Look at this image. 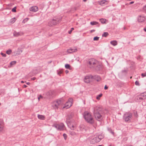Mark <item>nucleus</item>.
Segmentation results:
<instances>
[{
	"mask_svg": "<svg viewBox=\"0 0 146 146\" xmlns=\"http://www.w3.org/2000/svg\"><path fill=\"white\" fill-rule=\"evenodd\" d=\"M102 109L99 106H97L94 109V115L96 119L98 121H100L103 117L102 115Z\"/></svg>",
	"mask_w": 146,
	"mask_h": 146,
	"instance_id": "nucleus-1",
	"label": "nucleus"
},
{
	"mask_svg": "<svg viewBox=\"0 0 146 146\" xmlns=\"http://www.w3.org/2000/svg\"><path fill=\"white\" fill-rule=\"evenodd\" d=\"M64 103L62 100H58L53 102L52 106L55 109H57L60 107L62 108Z\"/></svg>",
	"mask_w": 146,
	"mask_h": 146,
	"instance_id": "nucleus-2",
	"label": "nucleus"
},
{
	"mask_svg": "<svg viewBox=\"0 0 146 146\" xmlns=\"http://www.w3.org/2000/svg\"><path fill=\"white\" fill-rule=\"evenodd\" d=\"M84 117L85 120L88 122L92 123L94 122V120L92 116L89 112L86 111L84 113Z\"/></svg>",
	"mask_w": 146,
	"mask_h": 146,
	"instance_id": "nucleus-3",
	"label": "nucleus"
},
{
	"mask_svg": "<svg viewBox=\"0 0 146 146\" xmlns=\"http://www.w3.org/2000/svg\"><path fill=\"white\" fill-rule=\"evenodd\" d=\"M132 116L131 113L127 112L125 113L123 115V119L125 122H129L131 121Z\"/></svg>",
	"mask_w": 146,
	"mask_h": 146,
	"instance_id": "nucleus-4",
	"label": "nucleus"
},
{
	"mask_svg": "<svg viewBox=\"0 0 146 146\" xmlns=\"http://www.w3.org/2000/svg\"><path fill=\"white\" fill-rule=\"evenodd\" d=\"M60 21L61 19L60 18L54 17L48 22V25L49 26H52L54 25H56L60 22Z\"/></svg>",
	"mask_w": 146,
	"mask_h": 146,
	"instance_id": "nucleus-5",
	"label": "nucleus"
},
{
	"mask_svg": "<svg viewBox=\"0 0 146 146\" xmlns=\"http://www.w3.org/2000/svg\"><path fill=\"white\" fill-rule=\"evenodd\" d=\"M97 64H98V62L94 59L91 58L89 60L88 66L90 68H94Z\"/></svg>",
	"mask_w": 146,
	"mask_h": 146,
	"instance_id": "nucleus-6",
	"label": "nucleus"
},
{
	"mask_svg": "<svg viewBox=\"0 0 146 146\" xmlns=\"http://www.w3.org/2000/svg\"><path fill=\"white\" fill-rule=\"evenodd\" d=\"M73 115H68L66 118V122L68 126L72 130H74L75 128V126L73 124L70 123L71 119Z\"/></svg>",
	"mask_w": 146,
	"mask_h": 146,
	"instance_id": "nucleus-7",
	"label": "nucleus"
},
{
	"mask_svg": "<svg viewBox=\"0 0 146 146\" xmlns=\"http://www.w3.org/2000/svg\"><path fill=\"white\" fill-rule=\"evenodd\" d=\"M53 127H54L58 130L59 131H63L65 129V126L64 124L62 123L55 124L54 125Z\"/></svg>",
	"mask_w": 146,
	"mask_h": 146,
	"instance_id": "nucleus-8",
	"label": "nucleus"
},
{
	"mask_svg": "<svg viewBox=\"0 0 146 146\" xmlns=\"http://www.w3.org/2000/svg\"><path fill=\"white\" fill-rule=\"evenodd\" d=\"M73 101L72 99L71 98H70L68 99V100L67 101L65 104H64V106H62V107L63 108H66V109L70 107L72 105V102Z\"/></svg>",
	"mask_w": 146,
	"mask_h": 146,
	"instance_id": "nucleus-9",
	"label": "nucleus"
},
{
	"mask_svg": "<svg viewBox=\"0 0 146 146\" xmlns=\"http://www.w3.org/2000/svg\"><path fill=\"white\" fill-rule=\"evenodd\" d=\"M89 138L90 143L91 144H94L99 142L98 139L96 137L91 138L90 137Z\"/></svg>",
	"mask_w": 146,
	"mask_h": 146,
	"instance_id": "nucleus-10",
	"label": "nucleus"
},
{
	"mask_svg": "<svg viewBox=\"0 0 146 146\" xmlns=\"http://www.w3.org/2000/svg\"><path fill=\"white\" fill-rule=\"evenodd\" d=\"M92 75H89L85 76L84 78L85 82L86 83H89L90 82V80H92Z\"/></svg>",
	"mask_w": 146,
	"mask_h": 146,
	"instance_id": "nucleus-11",
	"label": "nucleus"
},
{
	"mask_svg": "<svg viewBox=\"0 0 146 146\" xmlns=\"http://www.w3.org/2000/svg\"><path fill=\"white\" fill-rule=\"evenodd\" d=\"M94 68L97 70H101L102 69V64L98 62V64H96Z\"/></svg>",
	"mask_w": 146,
	"mask_h": 146,
	"instance_id": "nucleus-12",
	"label": "nucleus"
},
{
	"mask_svg": "<svg viewBox=\"0 0 146 146\" xmlns=\"http://www.w3.org/2000/svg\"><path fill=\"white\" fill-rule=\"evenodd\" d=\"M54 93L55 92L54 91L50 90L46 93V94L48 98H50L52 97Z\"/></svg>",
	"mask_w": 146,
	"mask_h": 146,
	"instance_id": "nucleus-13",
	"label": "nucleus"
},
{
	"mask_svg": "<svg viewBox=\"0 0 146 146\" xmlns=\"http://www.w3.org/2000/svg\"><path fill=\"white\" fill-rule=\"evenodd\" d=\"M79 128L80 131H82L83 133H85L86 130L85 127V125H80L79 126Z\"/></svg>",
	"mask_w": 146,
	"mask_h": 146,
	"instance_id": "nucleus-14",
	"label": "nucleus"
},
{
	"mask_svg": "<svg viewBox=\"0 0 146 146\" xmlns=\"http://www.w3.org/2000/svg\"><path fill=\"white\" fill-rule=\"evenodd\" d=\"M145 19V17L143 15L139 16L138 17V20L139 22H141L144 21Z\"/></svg>",
	"mask_w": 146,
	"mask_h": 146,
	"instance_id": "nucleus-15",
	"label": "nucleus"
},
{
	"mask_svg": "<svg viewBox=\"0 0 146 146\" xmlns=\"http://www.w3.org/2000/svg\"><path fill=\"white\" fill-rule=\"evenodd\" d=\"M29 10L31 11L35 12L38 10V7L36 6H34L31 7L29 9Z\"/></svg>",
	"mask_w": 146,
	"mask_h": 146,
	"instance_id": "nucleus-16",
	"label": "nucleus"
},
{
	"mask_svg": "<svg viewBox=\"0 0 146 146\" xmlns=\"http://www.w3.org/2000/svg\"><path fill=\"white\" fill-rule=\"evenodd\" d=\"M92 80H95L98 82L100 81L101 80V78L99 76L97 75L92 76Z\"/></svg>",
	"mask_w": 146,
	"mask_h": 146,
	"instance_id": "nucleus-17",
	"label": "nucleus"
},
{
	"mask_svg": "<svg viewBox=\"0 0 146 146\" xmlns=\"http://www.w3.org/2000/svg\"><path fill=\"white\" fill-rule=\"evenodd\" d=\"M4 123L2 119H0V131H2L3 129Z\"/></svg>",
	"mask_w": 146,
	"mask_h": 146,
	"instance_id": "nucleus-18",
	"label": "nucleus"
},
{
	"mask_svg": "<svg viewBox=\"0 0 146 146\" xmlns=\"http://www.w3.org/2000/svg\"><path fill=\"white\" fill-rule=\"evenodd\" d=\"M108 3V1L106 0L102 1L100 2V4L102 6H104L107 5Z\"/></svg>",
	"mask_w": 146,
	"mask_h": 146,
	"instance_id": "nucleus-19",
	"label": "nucleus"
},
{
	"mask_svg": "<svg viewBox=\"0 0 146 146\" xmlns=\"http://www.w3.org/2000/svg\"><path fill=\"white\" fill-rule=\"evenodd\" d=\"M23 35V33L21 32H17L16 31H14L13 33L14 36H18Z\"/></svg>",
	"mask_w": 146,
	"mask_h": 146,
	"instance_id": "nucleus-20",
	"label": "nucleus"
},
{
	"mask_svg": "<svg viewBox=\"0 0 146 146\" xmlns=\"http://www.w3.org/2000/svg\"><path fill=\"white\" fill-rule=\"evenodd\" d=\"M77 51V50L76 48V49H70L67 50V52L68 53H71L74 52H76Z\"/></svg>",
	"mask_w": 146,
	"mask_h": 146,
	"instance_id": "nucleus-21",
	"label": "nucleus"
},
{
	"mask_svg": "<svg viewBox=\"0 0 146 146\" xmlns=\"http://www.w3.org/2000/svg\"><path fill=\"white\" fill-rule=\"evenodd\" d=\"M38 117L39 119L41 120H44L45 119V117L44 115H42L38 114Z\"/></svg>",
	"mask_w": 146,
	"mask_h": 146,
	"instance_id": "nucleus-22",
	"label": "nucleus"
},
{
	"mask_svg": "<svg viewBox=\"0 0 146 146\" xmlns=\"http://www.w3.org/2000/svg\"><path fill=\"white\" fill-rule=\"evenodd\" d=\"M110 44L114 46L116 45L117 43L116 40H113L110 42Z\"/></svg>",
	"mask_w": 146,
	"mask_h": 146,
	"instance_id": "nucleus-23",
	"label": "nucleus"
},
{
	"mask_svg": "<svg viewBox=\"0 0 146 146\" xmlns=\"http://www.w3.org/2000/svg\"><path fill=\"white\" fill-rule=\"evenodd\" d=\"M96 137L99 140H98L99 142H100V140L104 138V136L101 135H99L98 136H96Z\"/></svg>",
	"mask_w": 146,
	"mask_h": 146,
	"instance_id": "nucleus-24",
	"label": "nucleus"
},
{
	"mask_svg": "<svg viewBox=\"0 0 146 146\" xmlns=\"http://www.w3.org/2000/svg\"><path fill=\"white\" fill-rule=\"evenodd\" d=\"M106 20L102 18L100 19V21L101 23L102 24H105L106 23Z\"/></svg>",
	"mask_w": 146,
	"mask_h": 146,
	"instance_id": "nucleus-25",
	"label": "nucleus"
},
{
	"mask_svg": "<svg viewBox=\"0 0 146 146\" xmlns=\"http://www.w3.org/2000/svg\"><path fill=\"white\" fill-rule=\"evenodd\" d=\"M140 96L142 97L144 99L146 98V92H144L141 94L140 95Z\"/></svg>",
	"mask_w": 146,
	"mask_h": 146,
	"instance_id": "nucleus-26",
	"label": "nucleus"
},
{
	"mask_svg": "<svg viewBox=\"0 0 146 146\" xmlns=\"http://www.w3.org/2000/svg\"><path fill=\"white\" fill-rule=\"evenodd\" d=\"M16 63V61H14L11 62L10 64V67H11L13 65H15Z\"/></svg>",
	"mask_w": 146,
	"mask_h": 146,
	"instance_id": "nucleus-27",
	"label": "nucleus"
},
{
	"mask_svg": "<svg viewBox=\"0 0 146 146\" xmlns=\"http://www.w3.org/2000/svg\"><path fill=\"white\" fill-rule=\"evenodd\" d=\"M90 23L91 25H97V24H98V22H96V21H92V22H91Z\"/></svg>",
	"mask_w": 146,
	"mask_h": 146,
	"instance_id": "nucleus-28",
	"label": "nucleus"
},
{
	"mask_svg": "<svg viewBox=\"0 0 146 146\" xmlns=\"http://www.w3.org/2000/svg\"><path fill=\"white\" fill-rule=\"evenodd\" d=\"M102 96V94H100L99 95H98L97 96L96 98L98 100H99L100 99V98Z\"/></svg>",
	"mask_w": 146,
	"mask_h": 146,
	"instance_id": "nucleus-29",
	"label": "nucleus"
},
{
	"mask_svg": "<svg viewBox=\"0 0 146 146\" xmlns=\"http://www.w3.org/2000/svg\"><path fill=\"white\" fill-rule=\"evenodd\" d=\"M109 35L108 33V32H104V34L102 35V36H104L105 37H107Z\"/></svg>",
	"mask_w": 146,
	"mask_h": 146,
	"instance_id": "nucleus-30",
	"label": "nucleus"
},
{
	"mask_svg": "<svg viewBox=\"0 0 146 146\" xmlns=\"http://www.w3.org/2000/svg\"><path fill=\"white\" fill-rule=\"evenodd\" d=\"M70 134L72 136H74L76 135V133L73 131H70Z\"/></svg>",
	"mask_w": 146,
	"mask_h": 146,
	"instance_id": "nucleus-31",
	"label": "nucleus"
},
{
	"mask_svg": "<svg viewBox=\"0 0 146 146\" xmlns=\"http://www.w3.org/2000/svg\"><path fill=\"white\" fill-rule=\"evenodd\" d=\"M11 22L12 23H13L16 21L15 19V18H13L11 19L10 20Z\"/></svg>",
	"mask_w": 146,
	"mask_h": 146,
	"instance_id": "nucleus-32",
	"label": "nucleus"
},
{
	"mask_svg": "<svg viewBox=\"0 0 146 146\" xmlns=\"http://www.w3.org/2000/svg\"><path fill=\"white\" fill-rule=\"evenodd\" d=\"M70 65L68 64H66L65 65V67L66 69H70Z\"/></svg>",
	"mask_w": 146,
	"mask_h": 146,
	"instance_id": "nucleus-33",
	"label": "nucleus"
},
{
	"mask_svg": "<svg viewBox=\"0 0 146 146\" xmlns=\"http://www.w3.org/2000/svg\"><path fill=\"white\" fill-rule=\"evenodd\" d=\"M12 52V50L10 49L7 51L6 53L8 54H10Z\"/></svg>",
	"mask_w": 146,
	"mask_h": 146,
	"instance_id": "nucleus-34",
	"label": "nucleus"
},
{
	"mask_svg": "<svg viewBox=\"0 0 146 146\" xmlns=\"http://www.w3.org/2000/svg\"><path fill=\"white\" fill-rule=\"evenodd\" d=\"M16 7H15L14 8H13L12 9V11L13 12H16Z\"/></svg>",
	"mask_w": 146,
	"mask_h": 146,
	"instance_id": "nucleus-35",
	"label": "nucleus"
},
{
	"mask_svg": "<svg viewBox=\"0 0 146 146\" xmlns=\"http://www.w3.org/2000/svg\"><path fill=\"white\" fill-rule=\"evenodd\" d=\"M99 37H98L97 36H96V37H95L94 38L93 40H99Z\"/></svg>",
	"mask_w": 146,
	"mask_h": 146,
	"instance_id": "nucleus-36",
	"label": "nucleus"
},
{
	"mask_svg": "<svg viewBox=\"0 0 146 146\" xmlns=\"http://www.w3.org/2000/svg\"><path fill=\"white\" fill-rule=\"evenodd\" d=\"M141 75L143 77H145L146 76V72L144 73H142Z\"/></svg>",
	"mask_w": 146,
	"mask_h": 146,
	"instance_id": "nucleus-37",
	"label": "nucleus"
},
{
	"mask_svg": "<svg viewBox=\"0 0 146 146\" xmlns=\"http://www.w3.org/2000/svg\"><path fill=\"white\" fill-rule=\"evenodd\" d=\"M135 85H136L137 86H139L140 85V84H139V82L137 81H135Z\"/></svg>",
	"mask_w": 146,
	"mask_h": 146,
	"instance_id": "nucleus-38",
	"label": "nucleus"
},
{
	"mask_svg": "<svg viewBox=\"0 0 146 146\" xmlns=\"http://www.w3.org/2000/svg\"><path fill=\"white\" fill-rule=\"evenodd\" d=\"M63 137L64 138V139L66 140L67 138V136L66 134L64 133L63 135Z\"/></svg>",
	"mask_w": 146,
	"mask_h": 146,
	"instance_id": "nucleus-39",
	"label": "nucleus"
},
{
	"mask_svg": "<svg viewBox=\"0 0 146 146\" xmlns=\"http://www.w3.org/2000/svg\"><path fill=\"white\" fill-rule=\"evenodd\" d=\"M143 10L144 12L146 13V5L143 7Z\"/></svg>",
	"mask_w": 146,
	"mask_h": 146,
	"instance_id": "nucleus-40",
	"label": "nucleus"
},
{
	"mask_svg": "<svg viewBox=\"0 0 146 146\" xmlns=\"http://www.w3.org/2000/svg\"><path fill=\"white\" fill-rule=\"evenodd\" d=\"M1 54L3 57H5L6 56V54H4L3 52H1Z\"/></svg>",
	"mask_w": 146,
	"mask_h": 146,
	"instance_id": "nucleus-41",
	"label": "nucleus"
},
{
	"mask_svg": "<svg viewBox=\"0 0 146 146\" xmlns=\"http://www.w3.org/2000/svg\"><path fill=\"white\" fill-rule=\"evenodd\" d=\"M58 74L60 75L62 73V71L60 70L58 72Z\"/></svg>",
	"mask_w": 146,
	"mask_h": 146,
	"instance_id": "nucleus-42",
	"label": "nucleus"
},
{
	"mask_svg": "<svg viewBox=\"0 0 146 146\" xmlns=\"http://www.w3.org/2000/svg\"><path fill=\"white\" fill-rule=\"evenodd\" d=\"M110 132L113 135H114V132L112 130L110 129Z\"/></svg>",
	"mask_w": 146,
	"mask_h": 146,
	"instance_id": "nucleus-43",
	"label": "nucleus"
},
{
	"mask_svg": "<svg viewBox=\"0 0 146 146\" xmlns=\"http://www.w3.org/2000/svg\"><path fill=\"white\" fill-rule=\"evenodd\" d=\"M138 98H139V99L140 100H143L144 99V98H143V97L141 96L140 97H139Z\"/></svg>",
	"mask_w": 146,
	"mask_h": 146,
	"instance_id": "nucleus-44",
	"label": "nucleus"
},
{
	"mask_svg": "<svg viewBox=\"0 0 146 146\" xmlns=\"http://www.w3.org/2000/svg\"><path fill=\"white\" fill-rule=\"evenodd\" d=\"M36 79V78L35 77H34L33 78H31V80H34Z\"/></svg>",
	"mask_w": 146,
	"mask_h": 146,
	"instance_id": "nucleus-45",
	"label": "nucleus"
},
{
	"mask_svg": "<svg viewBox=\"0 0 146 146\" xmlns=\"http://www.w3.org/2000/svg\"><path fill=\"white\" fill-rule=\"evenodd\" d=\"M41 98H42V96L41 95L39 96V97H38V100H39Z\"/></svg>",
	"mask_w": 146,
	"mask_h": 146,
	"instance_id": "nucleus-46",
	"label": "nucleus"
},
{
	"mask_svg": "<svg viewBox=\"0 0 146 146\" xmlns=\"http://www.w3.org/2000/svg\"><path fill=\"white\" fill-rule=\"evenodd\" d=\"M108 87H107L106 85L104 87V89L105 90H106V89H108Z\"/></svg>",
	"mask_w": 146,
	"mask_h": 146,
	"instance_id": "nucleus-47",
	"label": "nucleus"
},
{
	"mask_svg": "<svg viewBox=\"0 0 146 146\" xmlns=\"http://www.w3.org/2000/svg\"><path fill=\"white\" fill-rule=\"evenodd\" d=\"M27 87V86H26V85H24L23 86V88H26Z\"/></svg>",
	"mask_w": 146,
	"mask_h": 146,
	"instance_id": "nucleus-48",
	"label": "nucleus"
},
{
	"mask_svg": "<svg viewBox=\"0 0 146 146\" xmlns=\"http://www.w3.org/2000/svg\"><path fill=\"white\" fill-rule=\"evenodd\" d=\"M134 1H131V2H130L129 3V4H133L134 3Z\"/></svg>",
	"mask_w": 146,
	"mask_h": 146,
	"instance_id": "nucleus-49",
	"label": "nucleus"
},
{
	"mask_svg": "<svg viewBox=\"0 0 146 146\" xmlns=\"http://www.w3.org/2000/svg\"><path fill=\"white\" fill-rule=\"evenodd\" d=\"M72 31V30H70V31H69V32H68V33L69 34H70L71 33Z\"/></svg>",
	"mask_w": 146,
	"mask_h": 146,
	"instance_id": "nucleus-50",
	"label": "nucleus"
},
{
	"mask_svg": "<svg viewBox=\"0 0 146 146\" xmlns=\"http://www.w3.org/2000/svg\"><path fill=\"white\" fill-rule=\"evenodd\" d=\"M69 71L68 70H66L65 71V73H66V74H67L68 72Z\"/></svg>",
	"mask_w": 146,
	"mask_h": 146,
	"instance_id": "nucleus-51",
	"label": "nucleus"
},
{
	"mask_svg": "<svg viewBox=\"0 0 146 146\" xmlns=\"http://www.w3.org/2000/svg\"><path fill=\"white\" fill-rule=\"evenodd\" d=\"M143 30L145 32H146V27L144 28Z\"/></svg>",
	"mask_w": 146,
	"mask_h": 146,
	"instance_id": "nucleus-52",
	"label": "nucleus"
},
{
	"mask_svg": "<svg viewBox=\"0 0 146 146\" xmlns=\"http://www.w3.org/2000/svg\"><path fill=\"white\" fill-rule=\"evenodd\" d=\"M26 84L28 85H29L30 84V82H27L26 83Z\"/></svg>",
	"mask_w": 146,
	"mask_h": 146,
	"instance_id": "nucleus-53",
	"label": "nucleus"
},
{
	"mask_svg": "<svg viewBox=\"0 0 146 146\" xmlns=\"http://www.w3.org/2000/svg\"><path fill=\"white\" fill-rule=\"evenodd\" d=\"M94 31H95V30H91V33H92V32H94Z\"/></svg>",
	"mask_w": 146,
	"mask_h": 146,
	"instance_id": "nucleus-54",
	"label": "nucleus"
},
{
	"mask_svg": "<svg viewBox=\"0 0 146 146\" xmlns=\"http://www.w3.org/2000/svg\"><path fill=\"white\" fill-rule=\"evenodd\" d=\"M21 83H24V81H21Z\"/></svg>",
	"mask_w": 146,
	"mask_h": 146,
	"instance_id": "nucleus-55",
	"label": "nucleus"
},
{
	"mask_svg": "<svg viewBox=\"0 0 146 146\" xmlns=\"http://www.w3.org/2000/svg\"><path fill=\"white\" fill-rule=\"evenodd\" d=\"M74 28H71V30H72V31L73 30H74Z\"/></svg>",
	"mask_w": 146,
	"mask_h": 146,
	"instance_id": "nucleus-56",
	"label": "nucleus"
},
{
	"mask_svg": "<svg viewBox=\"0 0 146 146\" xmlns=\"http://www.w3.org/2000/svg\"><path fill=\"white\" fill-rule=\"evenodd\" d=\"M87 1V0H83V1H84V2H86V1Z\"/></svg>",
	"mask_w": 146,
	"mask_h": 146,
	"instance_id": "nucleus-57",
	"label": "nucleus"
},
{
	"mask_svg": "<svg viewBox=\"0 0 146 146\" xmlns=\"http://www.w3.org/2000/svg\"><path fill=\"white\" fill-rule=\"evenodd\" d=\"M98 146H102V145H98Z\"/></svg>",
	"mask_w": 146,
	"mask_h": 146,
	"instance_id": "nucleus-58",
	"label": "nucleus"
},
{
	"mask_svg": "<svg viewBox=\"0 0 146 146\" xmlns=\"http://www.w3.org/2000/svg\"><path fill=\"white\" fill-rule=\"evenodd\" d=\"M131 146V145H128V146Z\"/></svg>",
	"mask_w": 146,
	"mask_h": 146,
	"instance_id": "nucleus-59",
	"label": "nucleus"
},
{
	"mask_svg": "<svg viewBox=\"0 0 146 146\" xmlns=\"http://www.w3.org/2000/svg\"><path fill=\"white\" fill-rule=\"evenodd\" d=\"M132 78V77H130V78Z\"/></svg>",
	"mask_w": 146,
	"mask_h": 146,
	"instance_id": "nucleus-60",
	"label": "nucleus"
},
{
	"mask_svg": "<svg viewBox=\"0 0 146 146\" xmlns=\"http://www.w3.org/2000/svg\"><path fill=\"white\" fill-rule=\"evenodd\" d=\"M1 105V103L0 102V106Z\"/></svg>",
	"mask_w": 146,
	"mask_h": 146,
	"instance_id": "nucleus-61",
	"label": "nucleus"
},
{
	"mask_svg": "<svg viewBox=\"0 0 146 146\" xmlns=\"http://www.w3.org/2000/svg\"><path fill=\"white\" fill-rule=\"evenodd\" d=\"M134 40V39H133V40Z\"/></svg>",
	"mask_w": 146,
	"mask_h": 146,
	"instance_id": "nucleus-62",
	"label": "nucleus"
}]
</instances>
